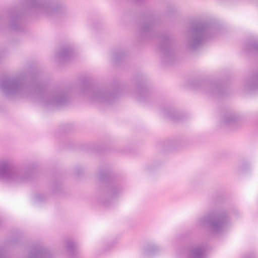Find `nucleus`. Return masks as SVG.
I'll list each match as a JSON object with an SVG mask.
<instances>
[{"label": "nucleus", "mask_w": 258, "mask_h": 258, "mask_svg": "<svg viewBox=\"0 0 258 258\" xmlns=\"http://www.w3.org/2000/svg\"><path fill=\"white\" fill-rule=\"evenodd\" d=\"M77 247V243L74 241L70 240L67 242V250L70 253H73Z\"/></svg>", "instance_id": "nucleus-16"}, {"label": "nucleus", "mask_w": 258, "mask_h": 258, "mask_svg": "<svg viewBox=\"0 0 258 258\" xmlns=\"http://www.w3.org/2000/svg\"><path fill=\"white\" fill-rule=\"evenodd\" d=\"M0 89L7 96H17L35 99L44 106H59L69 100V95L64 89L48 91L37 82L35 74L20 73L15 77L0 81Z\"/></svg>", "instance_id": "nucleus-1"}, {"label": "nucleus", "mask_w": 258, "mask_h": 258, "mask_svg": "<svg viewBox=\"0 0 258 258\" xmlns=\"http://www.w3.org/2000/svg\"><path fill=\"white\" fill-rule=\"evenodd\" d=\"M99 176H100V178L101 180H103L104 179H106L107 180H109V175L108 173H107V172L102 173L101 172L100 173Z\"/></svg>", "instance_id": "nucleus-19"}, {"label": "nucleus", "mask_w": 258, "mask_h": 258, "mask_svg": "<svg viewBox=\"0 0 258 258\" xmlns=\"http://www.w3.org/2000/svg\"><path fill=\"white\" fill-rule=\"evenodd\" d=\"M21 15L18 14L11 16V27L14 30L18 29V26L21 22Z\"/></svg>", "instance_id": "nucleus-13"}, {"label": "nucleus", "mask_w": 258, "mask_h": 258, "mask_svg": "<svg viewBox=\"0 0 258 258\" xmlns=\"http://www.w3.org/2000/svg\"><path fill=\"white\" fill-rule=\"evenodd\" d=\"M138 98H139V99H140V100L142 99L141 97H140V96H139Z\"/></svg>", "instance_id": "nucleus-25"}, {"label": "nucleus", "mask_w": 258, "mask_h": 258, "mask_svg": "<svg viewBox=\"0 0 258 258\" xmlns=\"http://www.w3.org/2000/svg\"><path fill=\"white\" fill-rule=\"evenodd\" d=\"M248 47V49L249 50L254 51L258 53V42L249 44Z\"/></svg>", "instance_id": "nucleus-18"}, {"label": "nucleus", "mask_w": 258, "mask_h": 258, "mask_svg": "<svg viewBox=\"0 0 258 258\" xmlns=\"http://www.w3.org/2000/svg\"><path fill=\"white\" fill-rule=\"evenodd\" d=\"M36 199L38 201H42L44 199V196L43 195L39 194L36 196Z\"/></svg>", "instance_id": "nucleus-22"}, {"label": "nucleus", "mask_w": 258, "mask_h": 258, "mask_svg": "<svg viewBox=\"0 0 258 258\" xmlns=\"http://www.w3.org/2000/svg\"><path fill=\"white\" fill-rule=\"evenodd\" d=\"M139 91H140V94L141 95L142 94H144V93H145V92H146V91H145V90H144V89L140 90H139Z\"/></svg>", "instance_id": "nucleus-23"}, {"label": "nucleus", "mask_w": 258, "mask_h": 258, "mask_svg": "<svg viewBox=\"0 0 258 258\" xmlns=\"http://www.w3.org/2000/svg\"><path fill=\"white\" fill-rule=\"evenodd\" d=\"M120 189L114 184L110 183L108 186V194L111 198H115L119 194Z\"/></svg>", "instance_id": "nucleus-12"}, {"label": "nucleus", "mask_w": 258, "mask_h": 258, "mask_svg": "<svg viewBox=\"0 0 258 258\" xmlns=\"http://www.w3.org/2000/svg\"><path fill=\"white\" fill-rule=\"evenodd\" d=\"M153 27V23L150 22L147 24H144L142 27L141 29V31L143 33H146L149 32Z\"/></svg>", "instance_id": "nucleus-17"}, {"label": "nucleus", "mask_w": 258, "mask_h": 258, "mask_svg": "<svg viewBox=\"0 0 258 258\" xmlns=\"http://www.w3.org/2000/svg\"><path fill=\"white\" fill-rule=\"evenodd\" d=\"M162 113L163 114V115H164L165 117H170V115L169 113V111L168 110H166V109H164L162 111Z\"/></svg>", "instance_id": "nucleus-21"}, {"label": "nucleus", "mask_w": 258, "mask_h": 258, "mask_svg": "<svg viewBox=\"0 0 258 258\" xmlns=\"http://www.w3.org/2000/svg\"><path fill=\"white\" fill-rule=\"evenodd\" d=\"M123 53L122 52H115L113 54V58L114 59H118L122 57Z\"/></svg>", "instance_id": "nucleus-20"}, {"label": "nucleus", "mask_w": 258, "mask_h": 258, "mask_svg": "<svg viewBox=\"0 0 258 258\" xmlns=\"http://www.w3.org/2000/svg\"><path fill=\"white\" fill-rule=\"evenodd\" d=\"M217 29L212 24L196 23L190 26L187 43L188 48L195 51L208 39L214 36Z\"/></svg>", "instance_id": "nucleus-2"}, {"label": "nucleus", "mask_w": 258, "mask_h": 258, "mask_svg": "<svg viewBox=\"0 0 258 258\" xmlns=\"http://www.w3.org/2000/svg\"><path fill=\"white\" fill-rule=\"evenodd\" d=\"M209 90L206 91V93L210 95H213L215 94H221V87L220 86L212 84L208 87Z\"/></svg>", "instance_id": "nucleus-14"}, {"label": "nucleus", "mask_w": 258, "mask_h": 258, "mask_svg": "<svg viewBox=\"0 0 258 258\" xmlns=\"http://www.w3.org/2000/svg\"><path fill=\"white\" fill-rule=\"evenodd\" d=\"M237 119V116L234 114H227L223 118V122L226 125L234 123Z\"/></svg>", "instance_id": "nucleus-15"}, {"label": "nucleus", "mask_w": 258, "mask_h": 258, "mask_svg": "<svg viewBox=\"0 0 258 258\" xmlns=\"http://www.w3.org/2000/svg\"><path fill=\"white\" fill-rule=\"evenodd\" d=\"M207 248L204 243L191 245L188 248L187 258H205Z\"/></svg>", "instance_id": "nucleus-7"}, {"label": "nucleus", "mask_w": 258, "mask_h": 258, "mask_svg": "<svg viewBox=\"0 0 258 258\" xmlns=\"http://www.w3.org/2000/svg\"><path fill=\"white\" fill-rule=\"evenodd\" d=\"M0 258H7L5 252L1 248H0ZM28 258H51V255L47 250L38 247L30 252Z\"/></svg>", "instance_id": "nucleus-8"}, {"label": "nucleus", "mask_w": 258, "mask_h": 258, "mask_svg": "<svg viewBox=\"0 0 258 258\" xmlns=\"http://www.w3.org/2000/svg\"><path fill=\"white\" fill-rule=\"evenodd\" d=\"M31 172H26L14 167L8 159L0 160V179L14 183H21L27 181Z\"/></svg>", "instance_id": "nucleus-4"}, {"label": "nucleus", "mask_w": 258, "mask_h": 258, "mask_svg": "<svg viewBox=\"0 0 258 258\" xmlns=\"http://www.w3.org/2000/svg\"><path fill=\"white\" fill-rule=\"evenodd\" d=\"M72 49L70 47H63L57 53L58 58L63 61L69 60L72 55Z\"/></svg>", "instance_id": "nucleus-10"}, {"label": "nucleus", "mask_w": 258, "mask_h": 258, "mask_svg": "<svg viewBox=\"0 0 258 258\" xmlns=\"http://www.w3.org/2000/svg\"><path fill=\"white\" fill-rule=\"evenodd\" d=\"M245 87L250 91L258 89V73L247 80Z\"/></svg>", "instance_id": "nucleus-11"}, {"label": "nucleus", "mask_w": 258, "mask_h": 258, "mask_svg": "<svg viewBox=\"0 0 258 258\" xmlns=\"http://www.w3.org/2000/svg\"><path fill=\"white\" fill-rule=\"evenodd\" d=\"M160 50L165 57L170 56L173 53L171 41L169 37H166L160 46Z\"/></svg>", "instance_id": "nucleus-9"}, {"label": "nucleus", "mask_w": 258, "mask_h": 258, "mask_svg": "<svg viewBox=\"0 0 258 258\" xmlns=\"http://www.w3.org/2000/svg\"><path fill=\"white\" fill-rule=\"evenodd\" d=\"M230 223L229 218L225 211H215L208 216L200 217L197 221V225L205 228L208 227L213 233H219L226 230Z\"/></svg>", "instance_id": "nucleus-3"}, {"label": "nucleus", "mask_w": 258, "mask_h": 258, "mask_svg": "<svg viewBox=\"0 0 258 258\" xmlns=\"http://www.w3.org/2000/svg\"><path fill=\"white\" fill-rule=\"evenodd\" d=\"M244 258H253V257H251V256H247V257H245Z\"/></svg>", "instance_id": "nucleus-24"}, {"label": "nucleus", "mask_w": 258, "mask_h": 258, "mask_svg": "<svg viewBox=\"0 0 258 258\" xmlns=\"http://www.w3.org/2000/svg\"><path fill=\"white\" fill-rule=\"evenodd\" d=\"M24 7L27 12L47 16L59 14L63 9L61 6L41 0H25Z\"/></svg>", "instance_id": "nucleus-5"}, {"label": "nucleus", "mask_w": 258, "mask_h": 258, "mask_svg": "<svg viewBox=\"0 0 258 258\" xmlns=\"http://www.w3.org/2000/svg\"><path fill=\"white\" fill-rule=\"evenodd\" d=\"M83 91L88 96L90 101L93 102L109 103L117 97L115 91L111 92L110 90L95 88L88 85L84 87Z\"/></svg>", "instance_id": "nucleus-6"}]
</instances>
